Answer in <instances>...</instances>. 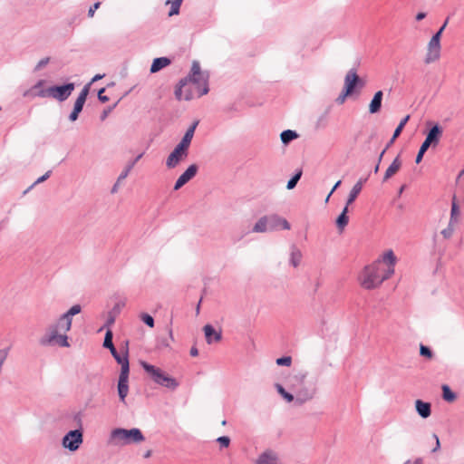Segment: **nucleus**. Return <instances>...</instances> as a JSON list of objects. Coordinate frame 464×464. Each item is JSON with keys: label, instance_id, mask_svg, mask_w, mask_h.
<instances>
[{"label": "nucleus", "instance_id": "nucleus-1", "mask_svg": "<svg viewBox=\"0 0 464 464\" xmlns=\"http://www.w3.org/2000/svg\"><path fill=\"white\" fill-rule=\"evenodd\" d=\"M395 263L393 251H386L380 258L364 267L359 276L361 285L367 290L380 286L394 274Z\"/></svg>", "mask_w": 464, "mask_h": 464}, {"label": "nucleus", "instance_id": "nucleus-2", "mask_svg": "<svg viewBox=\"0 0 464 464\" xmlns=\"http://www.w3.org/2000/svg\"><path fill=\"white\" fill-rule=\"evenodd\" d=\"M71 328L72 326H68V324L59 317L55 323L51 324L46 328L44 334L39 340V343L42 346L69 347L67 333Z\"/></svg>", "mask_w": 464, "mask_h": 464}, {"label": "nucleus", "instance_id": "nucleus-3", "mask_svg": "<svg viewBox=\"0 0 464 464\" xmlns=\"http://www.w3.org/2000/svg\"><path fill=\"white\" fill-rule=\"evenodd\" d=\"M208 74L201 72V68L199 63L194 61L191 66L190 74L183 79H181L179 82V85L175 90L176 98L180 101L184 99V92L183 88L188 85V82H192L193 84L198 85V97H201L207 94L209 91L208 85Z\"/></svg>", "mask_w": 464, "mask_h": 464}, {"label": "nucleus", "instance_id": "nucleus-4", "mask_svg": "<svg viewBox=\"0 0 464 464\" xmlns=\"http://www.w3.org/2000/svg\"><path fill=\"white\" fill-rule=\"evenodd\" d=\"M145 440L142 432L138 428L126 430L117 428L111 430L109 443L113 446H124L132 443H140Z\"/></svg>", "mask_w": 464, "mask_h": 464}, {"label": "nucleus", "instance_id": "nucleus-5", "mask_svg": "<svg viewBox=\"0 0 464 464\" xmlns=\"http://www.w3.org/2000/svg\"><path fill=\"white\" fill-rule=\"evenodd\" d=\"M278 228L289 230L291 227L285 218L276 214H272L261 217L254 225L252 232L266 233L277 230Z\"/></svg>", "mask_w": 464, "mask_h": 464}, {"label": "nucleus", "instance_id": "nucleus-6", "mask_svg": "<svg viewBox=\"0 0 464 464\" xmlns=\"http://www.w3.org/2000/svg\"><path fill=\"white\" fill-rule=\"evenodd\" d=\"M306 376V372H301L296 374L295 376V380L300 386L296 387L295 384H292V389H294L295 393V403L297 405H302L306 401L313 400L317 392L315 385L307 386L304 384Z\"/></svg>", "mask_w": 464, "mask_h": 464}, {"label": "nucleus", "instance_id": "nucleus-7", "mask_svg": "<svg viewBox=\"0 0 464 464\" xmlns=\"http://www.w3.org/2000/svg\"><path fill=\"white\" fill-rule=\"evenodd\" d=\"M140 365L157 384L170 390H175L179 386L176 379L166 374L161 369L146 362H140Z\"/></svg>", "mask_w": 464, "mask_h": 464}, {"label": "nucleus", "instance_id": "nucleus-8", "mask_svg": "<svg viewBox=\"0 0 464 464\" xmlns=\"http://www.w3.org/2000/svg\"><path fill=\"white\" fill-rule=\"evenodd\" d=\"M75 88L74 83L69 82L61 86H51L46 90H40L36 94L40 98L51 97L58 102H64L69 98Z\"/></svg>", "mask_w": 464, "mask_h": 464}, {"label": "nucleus", "instance_id": "nucleus-9", "mask_svg": "<svg viewBox=\"0 0 464 464\" xmlns=\"http://www.w3.org/2000/svg\"><path fill=\"white\" fill-rule=\"evenodd\" d=\"M112 337H113V334H112L111 330L108 329L105 334L103 346L110 350L113 358L121 365V369H122L123 366H130L129 359H128V351L127 350L124 351L122 353V354L119 353L113 345Z\"/></svg>", "mask_w": 464, "mask_h": 464}, {"label": "nucleus", "instance_id": "nucleus-10", "mask_svg": "<svg viewBox=\"0 0 464 464\" xmlns=\"http://www.w3.org/2000/svg\"><path fill=\"white\" fill-rule=\"evenodd\" d=\"M83 441L82 430L80 429L70 430L63 438V448L70 451H76Z\"/></svg>", "mask_w": 464, "mask_h": 464}, {"label": "nucleus", "instance_id": "nucleus-11", "mask_svg": "<svg viewBox=\"0 0 464 464\" xmlns=\"http://www.w3.org/2000/svg\"><path fill=\"white\" fill-rule=\"evenodd\" d=\"M439 35H432L427 46V53L425 56V63L430 64L440 57V40L438 38Z\"/></svg>", "mask_w": 464, "mask_h": 464}, {"label": "nucleus", "instance_id": "nucleus-12", "mask_svg": "<svg viewBox=\"0 0 464 464\" xmlns=\"http://www.w3.org/2000/svg\"><path fill=\"white\" fill-rule=\"evenodd\" d=\"M129 372H130V366H123L122 369H121V373L119 376L118 381V393L121 401L124 402L125 398L128 395L129 392Z\"/></svg>", "mask_w": 464, "mask_h": 464}, {"label": "nucleus", "instance_id": "nucleus-13", "mask_svg": "<svg viewBox=\"0 0 464 464\" xmlns=\"http://www.w3.org/2000/svg\"><path fill=\"white\" fill-rule=\"evenodd\" d=\"M198 171V166L196 164L190 165L177 179L174 189L178 190L182 188L186 183H188Z\"/></svg>", "mask_w": 464, "mask_h": 464}, {"label": "nucleus", "instance_id": "nucleus-14", "mask_svg": "<svg viewBox=\"0 0 464 464\" xmlns=\"http://www.w3.org/2000/svg\"><path fill=\"white\" fill-rule=\"evenodd\" d=\"M359 82L360 79L356 70L351 69L344 78V91H346V94H351Z\"/></svg>", "mask_w": 464, "mask_h": 464}, {"label": "nucleus", "instance_id": "nucleus-15", "mask_svg": "<svg viewBox=\"0 0 464 464\" xmlns=\"http://www.w3.org/2000/svg\"><path fill=\"white\" fill-rule=\"evenodd\" d=\"M256 464H279L278 454L272 450H266L258 456Z\"/></svg>", "mask_w": 464, "mask_h": 464}, {"label": "nucleus", "instance_id": "nucleus-16", "mask_svg": "<svg viewBox=\"0 0 464 464\" xmlns=\"http://www.w3.org/2000/svg\"><path fill=\"white\" fill-rule=\"evenodd\" d=\"M203 331L205 334L206 342L208 344L218 343L222 338L221 331H216L215 328L211 324H206L203 327Z\"/></svg>", "mask_w": 464, "mask_h": 464}, {"label": "nucleus", "instance_id": "nucleus-17", "mask_svg": "<svg viewBox=\"0 0 464 464\" xmlns=\"http://www.w3.org/2000/svg\"><path fill=\"white\" fill-rule=\"evenodd\" d=\"M91 83H87L82 90L81 91L79 96L77 97L72 111H76L80 113L82 111L83 105L86 102L87 96L89 94Z\"/></svg>", "mask_w": 464, "mask_h": 464}, {"label": "nucleus", "instance_id": "nucleus-18", "mask_svg": "<svg viewBox=\"0 0 464 464\" xmlns=\"http://www.w3.org/2000/svg\"><path fill=\"white\" fill-rule=\"evenodd\" d=\"M442 134V129L440 125L435 124L428 132L426 136V140L430 142L431 145L436 146L439 141L440 138Z\"/></svg>", "mask_w": 464, "mask_h": 464}, {"label": "nucleus", "instance_id": "nucleus-19", "mask_svg": "<svg viewBox=\"0 0 464 464\" xmlns=\"http://www.w3.org/2000/svg\"><path fill=\"white\" fill-rule=\"evenodd\" d=\"M188 156L179 152L178 150H173L172 152L168 156L166 160V166L169 169H173L178 166V164L186 159Z\"/></svg>", "mask_w": 464, "mask_h": 464}, {"label": "nucleus", "instance_id": "nucleus-20", "mask_svg": "<svg viewBox=\"0 0 464 464\" xmlns=\"http://www.w3.org/2000/svg\"><path fill=\"white\" fill-rule=\"evenodd\" d=\"M367 180V178L365 179H360L353 187L351 189L346 204L347 206L351 205L358 197V195L361 193L362 189L363 183Z\"/></svg>", "mask_w": 464, "mask_h": 464}, {"label": "nucleus", "instance_id": "nucleus-21", "mask_svg": "<svg viewBox=\"0 0 464 464\" xmlns=\"http://www.w3.org/2000/svg\"><path fill=\"white\" fill-rule=\"evenodd\" d=\"M383 92L382 91H378L373 95L370 104H369V112L372 114L377 113L382 108Z\"/></svg>", "mask_w": 464, "mask_h": 464}, {"label": "nucleus", "instance_id": "nucleus-22", "mask_svg": "<svg viewBox=\"0 0 464 464\" xmlns=\"http://www.w3.org/2000/svg\"><path fill=\"white\" fill-rule=\"evenodd\" d=\"M415 408L418 414L423 419H427L431 413L430 404L429 402L417 400L415 401Z\"/></svg>", "mask_w": 464, "mask_h": 464}, {"label": "nucleus", "instance_id": "nucleus-23", "mask_svg": "<svg viewBox=\"0 0 464 464\" xmlns=\"http://www.w3.org/2000/svg\"><path fill=\"white\" fill-rule=\"evenodd\" d=\"M171 63V60L168 57H159L155 58L150 66V72L155 73L161 69L167 67Z\"/></svg>", "mask_w": 464, "mask_h": 464}, {"label": "nucleus", "instance_id": "nucleus-24", "mask_svg": "<svg viewBox=\"0 0 464 464\" xmlns=\"http://www.w3.org/2000/svg\"><path fill=\"white\" fill-rule=\"evenodd\" d=\"M82 311V307L80 304L72 305L67 312L63 314L60 317L63 321H65L68 324V326H72V316L80 314Z\"/></svg>", "mask_w": 464, "mask_h": 464}, {"label": "nucleus", "instance_id": "nucleus-25", "mask_svg": "<svg viewBox=\"0 0 464 464\" xmlns=\"http://www.w3.org/2000/svg\"><path fill=\"white\" fill-rule=\"evenodd\" d=\"M85 382L93 389L98 390L102 382V374L99 372L88 373L85 377Z\"/></svg>", "mask_w": 464, "mask_h": 464}, {"label": "nucleus", "instance_id": "nucleus-26", "mask_svg": "<svg viewBox=\"0 0 464 464\" xmlns=\"http://www.w3.org/2000/svg\"><path fill=\"white\" fill-rule=\"evenodd\" d=\"M401 161L399 158L394 159V160L392 162V164L388 167V169L385 171L383 181L388 180L390 178H392L401 168Z\"/></svg>", "mask_w": 464, "mask_h": 464}, {"label": "nucleus", "instance_id": "nucleus-27", "mask_svg": "<svg viewBox=\"0 0 464 464\" xmlns=\"http://www.w3.org/2000/svg\"><path fill=\"white\" fill-rule=\"evenodd\" d=\"M348 207L347 204L345 205V207L343 208L342 213L338 216V218H336V226L339 229L340 232H342L344 227L348 225V222H349V218L347 216V212H348Z\"/></svg>", "mask_w": 464, "mask_h": 464}, {"label": "nucleus", "instance_id": "nucleus-28", "mask_svg": "<svg viewBox=\"0 0 464 464\" xmlns=\"http://www.w3.org/2000/svg\"><path fill=\"white\" fill-rule=\"evenodd\" d=\"M301 260H302L301 251L295 245H293L291 246V251H290V259H289L290 264L294 267H297L300 265Z\"/></svg>", "mask_w": 464, "mask_h": 464}, {"label": "nucleus", "instance_id": "nucleus-29", "mask_svg": "<svg viewBox=\"0 0 464 464\" xmlns=\"http://www.w3.org/2000/svg\"><path fill=\"white\" fill-rule=\"evenodd\" d=\"M45 81L44 80H39L34 86H32L30 89L26 90L24 93H23V96L24 97H39V95H37L36 93L40 91V90H44L43 88L44 84Z\"/></svg>", "mask_w": 464, "mask_h": 464}, {"label": "nucleus", "instance_id": "nucleus-30", "mask_svg": "<svg viewBox=\"0 0 464 464\" xmlns=\"http://www.w3.org/2000/svg\"><path fill=\"white\" fill-rule=\"evenodd\" d=\"M142 156H143V153H140L134 160H132L131 161L128 162V164L126 165L124 170L119 176V181H122L123 179H125L128 177V175L130 174V170L133 169L135 164L142 158Z\"/></svg>", "mask_w": 464, "mask_h": 464}, {"label": "nucleus", "instance_id": "nucleus-31", "mask_svg": "<svg viewBox=\"0 0 464 464\" xmlns=\"http://www.w3.org/2000/svg\"><path fill=\"white\" fill-rule=\"evenodd\" d=\"M459 206L456 202V197L454 196L453 198H452V203H451V210H450V224L452 225H455L456 223H458L459 221Z\"/></svg>", "mask_w": 464, "mask_h": 464}, {"label": "nucleus", "instance_id": "nucleus-32", "mask_svg": "<svg viewBox=\"0 0 464 464\" xmlns=\"http://www.w3.org/2000/svg\"><path fill=\"white\" fill-rule=\"evenodd\" d=\"M410 119V115H407L405 116L401 121V122L399 123V125L397 126V128L395 129L394 132H393V135L392 137V139L390 140V141L388 142L387 144V148H389L393 142L394 140L399 137V135L401 134V132L402 131L405 124L408 122Z\"/></svg>", "mask_w": 464, "mask_h": 464}, {"label": "nucleus", "instance_id": "nucleus-33", "mask_svg": "<svg viewBox=\"0 0 464 464\" xmlns=\"http://www.w3.org/2000/svg\"><path fill=\"white\" fill-rule=\"evenodd\" d=\"M184 100L189 101L194 98L195 94L198 95V85L188 82L186 87L183 88Z\"/></svg>", "mask_w": 464, "mask_h": 464}, {"label": "nucleus", "instance_id": "nucleus-34", "mask_svg": "<svg viewBox=\"0 0 464 464\" xmlns=\"http://www.w3.org/2000/svg\"><path fill=\"white\" fill-rule=\"evenodd\" d=\"M331 107H328L317 119L315 122L316 129H324L327 125L328 115L330 113Z\"/></svg>", "mask_w": 464, "mask_h": 464}, {"label": "nucleus", "instance_id": "nucleus-35", "mask_svg": "<svg viewBox=\"0 0 464 464\" xmlns=\"http://www.w3.org/2000/svg\"><path fill=\"white\" fill-rule=\"evenodd\" d=\"M297 137V133L292 130H285L280 135L281 140L284 144H288Z\"/></svg>", "mask_w": 464, "mask_h": 464}, {"label": "nucleus", "instance_id": "nucleus-36", "mask_svg": "<svg viewBox=\"0 0 464 464\" xmlns=\"http://www.w3.org/2000/svg\"><path fill=\"white\" fill-rule=\"evenodd\" d=\"M277 392L288 402H291L293 401H295V396H294L292 393L286 392L285 390V388L279 384V383H276L275 385Z\"/></svg>", "mask_w": 464, "mask_h": 464}, {"label": "nucleus", "instance_id": "nucleus-37", "mask_svg": "<svg viewBox=\"0 0 464 464\" xmlns=\"http://www.w3.org/2000/svg\"><path fill=\"white\" fill-rule=\"evenodd\" d=\"M166 5H170V11L169 13V16L178 14L179 13V8L181 5L180 0H168Z\"/></svg>", "mask_w": 464, "mask_h": 464}, {"label": "nucleus", "instance_id": "nucleus-38", "mask_svg": "<svg viewBox=\"0 0 464 464\" xmlns=\"http://www.w3.org/2000/svg\"><path fill=\"white\" fill-rule=\"evenodd\" d=\"M442 396L443 399L447 401H452L456 398L455 393L450 389L448 385L442 386Z\"/></svg>", "mask_w": 464, "mask_h": 464}, {"label": "nucleus", "instance_id": "nucleus-39", "mask_svg": "<svg viewBox=\"0 0 464 464\" xmlns=\"http://www.w3.org/2000/svg\"><path fill=\"white\" fill-rule=\"evenodd\" d=\"M302 176V170H298L287 182L286 188L287 189H293L295 188L297 182L301 179Z\"/></svg>", "mask_w": 464, "mask_h": 464}, {"label": "nucleus", "instance_id": "nucleus-40", "mask_svg": "<svg viewBox=\"0 0 464 464\" xmlns=\"http://www.w3.org/2000/svg\"><path fill=\"white\" fill-rule=\"evenodd\" d=\"M52 170H48L45 174L39 177L24 192V194H26L28 191H30L35 185L42 183L45 181L51 175Z\"/></svg>", "mask_w": 464, "mask_h": 464}, {"label": "nucleus", "instance_id": "nucleus-41", "mask_svg": "<svg viewBox=\"0 0 464 464\" xmlns=\"http://www.w3.org/2000/svg\"><path fill=\"white\" fill-rule=\"evenodd\" d=\"M140 319L141 321L147 324L149 327H153L154 326V319L151 315H150L149 314H141L140 315Z\"/></svg>", "mask_w": 464, "mask_h": 464}, {"label": "nucleus", "instance_id": "nucleus-42", "mask_svg": "<svg viewBox=\"0 0 464 464\" xmlns=\"http://www.w3.org/2000/svg\"><path fill=\"white\" fill-rule=\"evenodd\" d=\"M420 354L429 359L432 358L433 356L431 350L428 346H425L423 344H420Z\"/></svg>", "mask_w": 464, "mask_h": 464}, {"label": "nucleus", "instance_id": "nucleus-43", "mask_svg": "<svg viewBox=\"0 0 464 464\" xmlns=\"http://www.w3.org/2000/svg\"><path fill=\"white\" fill-rule=\"evenodd\" d=\"M188 148L189 145L179 141V143L175 147V150H178L179 152H181L182 154L188 156Z\"/></svg>", "mask_w": 464, "mask_h": 464}, {"label": "nucleus", "instance_id": "nucleus-44", "mask_svg": "<svg viewBox=\"0 0 464 464\" xmlns=\"http://www.w3.org/2000/svg\"><path fill=\"white\" fill-rule=\"evenodd\" d=\"M292 363V358L290 356H283L276 359V364L280 366H290Z\"/></svg>", "mask_w": 464, "mask_h": 464}, {"label": "nucleus", "instance_id": "nucleus-45", "mask_svg": "<svg viewBox=\"0 0 464 464\" xmlns=\"http://www.w3.org/2000/svg\"><path fill=\"white\" fill-rule=\"evenodd\" d=\"M454 232V225L449 223L448 227L441 231V235L445 238H450Z\"/></svg>", "mask_w": 464, "mask_h": 464}, {"label": "nucleus", "instance_id": "nucleus-46", "mask_svg": "<svg viewBox=\"0 0 464 464\" xmlns=\"http://www.w3.org/2000/svg\"><path fill=\"white\" fill-rule=\"evenodd\" d=\"M221 448H227L230 444V439L227 436H221L217 439Z\"/></svg>", "mask_w": 464, "mask_h": 464}, {"label": "nucleus", "instance_id": "nucleus-47", "mask_svg": "<svg viewBox=\"0 0 464 464\" xmlns=\"http://www.w3.org/2000/svg\"><path fill=\"white\" fill-rule=\"evenodd\" d=\"M50 62V58L49 57H44L43 59H41L38 63L36 64L35 68H34V71H40L41 69H43L44 66H46Z\"/></svg>", "mask_w": 464, "mask_h": 464}, {"label": "nucleus", "instance_id": "nucleus-48", "mask_svg": "<svg viewBox=\"0 0 464 464\" xmlns=\"http://www.w3.org/2000/svg\"><path fill=\"white\" fill-rule=\"evenodd\" d=\"M114 322H115V314H113L112 312H110L103 328H109L111 325H112L114 324Z\"/></svg>", "mask_w": 464, "mask_h": 464}, {"label": "nucleus", "instance_id": "nucleus-49", "mask_svg": "<svg viewBox=\"0 0 464 464\" xmlns=\"http://www.w3.org/2000/svg\"><path fill=\"white\" fill-rule=\"evenodd\" d=\"M73 420L76 421L77 425L79 426L80 430H82V415L81 412H77L73 415Z\"/></svg>", "mask_w": 464, "mask_h": 464}, {"label": "nucleus", "instance_id": "nucleus-50", "mask_svg": "<svg viewBox=\"0 0 464 464\" xmlns=\"http://www.w3.org/2000/svg\"><path fill=\"white\" fill-rule=\"evenodd\" d=\"M105 89L104 88H102L99 92H98V99L100 102H107L109 101V97L106 96V95H103V92H104Z\"/></svg>", "mask_w": 464, "mask_h": 464}, {"label": "nucleus", "instance_id": "nucleus-51", "mask_svg": "<svg viewBox=\"0 0 464 464\" xmlns=\"http://www.w3.org/2000/svg\"><path fill=\"white\" fill-rule=\"evenodd\" d=\"M100 5H101L100 2H97L92 6L90 7V9L88 11L89 17H92L94 15L95 11L99 8Z\"/></svg>", "mask_w": 464, "mask_h": 464}, {"label": "nucleus", "instance_id": "nucleus-52", "mask_svg": "<svg viewBox=\"0 0 464 464\" xmlns=\"http://www.w3.org/2000/svg\"><path fill=\"white\" fill-rule=\"evenodd\" d=\"M198 124V121H194V122L191 124V126L187 130V131H186V132H187V133H188V134H190V136H192V137H193V136H194V133H195V130H196V128H197Z\"/></svg>", "mask_w": 464, "mask_h": 464}, {"label": "nucleus", "instance_id": "nucleus-53", "mask_svg": "<svg viewBox=\"0 0 464 464\" xmlns=\"http://www.w3.org/2000/svg\"><path fill=\"white\" fill-rule=\"evenodd\" d=\"M192 139H193V137L190 136V134L185 132V134H184V136H183V138L181 139L180 141L184 142V143H186L188 145H190Z\"/></svg>", "mask_w": 464, "mask_h": 464}, {"label": "nucleus", "instance_id": "nucleus-54", "mask_svg": "<svg viewBox=\"0 0 464 464\" xmlns=\"http://www.w3.org/2000/svg\"><path fill=\"white\" fill-rule=\"evenodd\" d=\"M430 146H431V144L425 140L422 142L419 150H420V153H425L427 151V150L430 148Z\"/></svg>", "mask_w": 464, "mask_h": 464}, {"label": "nucleus", "instance_id": "nucleus-55", "mask_svg": "<svg viewBox=\"0 0 464 464\" xmlns=\"http://www.w3.org/2000/svg\"><path fill=\"white\" fill-rule=\"evenodd\" d=\"M433 438L436 441L435 447L432 449L431 452H436L440 449V442L439 437L436 434H433Z\"/></svg>", "mask_w": 464, "mask_h": 464}, {"label": "nucleus", "instance_id": "nucleus-56", "mask_svg": "<svg viewBox=\"0 0 464 464\" xmlns=\"http://www.w3.org/2000/svg\"><path fill=\"white\" fill-rule=\"evenodd\" d=\"M349 94H346V91H343V92L336 99V102L340 104L343 103L344 101H345V98L348 96Z\"/></svg>", "mask_w": 464, "mask_h": 464}, {"label": "nucleus", "instance_id": "nucleus-57", "mask_svg": "<svg viewBox=\"0 0 464 464\" xmlns=\"http://www.w3.org/2000/svg\"><path fill=\"white\" fill-rule=\"evenodd\" d=\"M448 24V19L445 21V23L442 24V26L439 29V31L434 35H439L438 38L440 40L441 34Z\"/></svg>", "mask_w": 464, "mask_h": 464}, {"label": "nucleus", "instance_id": "nucleus-58", "mask_svg": "<svg viewBox=\"0 0 464 464\" xmlns=\"http://www.w3.org/2000/svg\"><path fill=\"white\" fill-rule=\"evenodd\" d=\"M159 346L160 348H163V347L164 348H168V347H169V341L167 339H162V340L160 341Z\"/></svg>", "mask_w": 464, "mask_h": 464}, {"label": "nucleus", "instance_id": "nucleus-59", "mask_svg": "<svg viewBox=\"0 0 464 464\" xmlns=\"http://www.w3.org/2000/svg\"><path fill=\"white\" fill-rule=\"evenodd\" d=\"M79 117V113H77L76 111H72L71 114L69 115V120L71 121H75Z\"/></svg>", "mask_w": 464, "mask_h": 464}, {"label": "nucleus", "instance_id": "nucleus-60", "mask_svg": "<svg viewBox=\"0 0 464 464\" xmlns=\"http://www.w3.org/2000/svg\"><path fill=\"white\" fill-rule=\"evenodd\" d=\"M121 182V181H119V178H118L116 183L111 188V193L112 194H114V193H116L118 191V188H119V186H120Z\"/></svg>", "mask_w": 464, "mask_h": 464}, {"label": "nucleus", "instance_id": "nucleus-61", "mask_svg": "<svg viewBox=\"0 0 464 464\" xmlns=\"http://www.w3.org/2000/svg\"><path fill=\"white\" fill-rule=\"evenodd\" d=\"M190 355L193 356V357H196L198 355V350L197 347L193 346L191 347L190 349V352H189Z\"/></svg>", "mask_w": 464, "mask_h": 464}, {"label": "nucleus", "instance_id": "nucleus-62", "mask_svg": "<svg viewBox=\"0 0 464 464\" xmlns=\"http://www.w3.org/2000/svg\"><path fill=\"white\" fill-rule=\"evenodd\" d=\"M104 77V74H96L91 81V84L96 81H99Z\"/></svg>", "mask_w": 464, "mask_h": 464}, {"label": "nucleus", "instance_id": "nucleus-63", "mask_svg": "<svg viewBox=\"0 0 464 464\" xmlns=\"http://www.w3.org/2000/svg\"><path fill=\"white\" fill-rule=\"evenodd\" d=\"M121 310V304H116L114 305V307L112 308V314L116 315L117 313H119Z\"/></svg>", "mask_w": 464, "mask_h": 464}, {"label": "nucleus", "instance_id": "nucleus-64", "mask_svg": "<svg viewBox=\"0 0 464 464\" xmlns=\"http://www.w3.org/2000/svg\"><path fill=\"white\" fill-rule=\"evenodd\" d=\"M424 153H420V150H419L417 156H416V163H420L423 158Z\"/></svg>", "mask_w": 464, "mask_h": 464}]
</instances>
